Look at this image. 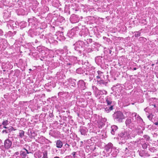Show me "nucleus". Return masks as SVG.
<instances>
[{
	"instance_id": "f257e3e1",
	"label": "nucleus",
	"mask_w": 158,
	"mask_h": 158,
	"mask_svg": "<svg viewBox=\"0 0 158 158\" xmlns=\"http://www.w3.org/2000/svg\"><path fill=\"white\" fill-rule=\"evenodd\" d=\"M126 126L129 128H134L137 124L136 120H135L133 117H129L126 119L125 122Z\"/></svg>"
},
{
	"instance_id": "f03ea898",
	"label": "nucleus",
	"mask_w": 158,
	"mask_h": 158,
	"mask_svg": "<svg viewBox=\"0 0 158 158\" xmlns=\"http://www.w3.org/2000/svg\"><path fill=\"white\" fill-rule=\"evenodd\" d=\"M114 120L118 123H121L124 118V116L123 114L120 111L115 112L113 115Z\"/></svg>"
},
{
	"instance_id": "7ed1b4c3",
	"label": "nucleus",
	"mask_w": 158,
	"mask_h": 158,
	"mask_svg": "<svg viewBox=\"0 0 158 158\" xmlns=\"http://www.w3.org/2000/svg\"><path fill=\"white\" fill-rule=\"evenodd\" d=\"M120 137L121 138H123L125 139H128L130 136L129 132L127 131L123 130L119 135Z\"/></svg>"
},
{
	"instance_id": "20e7f679",
	"label": "nucleus",
	"mask_w": 158,
	"mask_h": 158,
	"mask_svg": "<svg viewBox=\"0 0 158 158\" xmlns=\"http://www.w3.org/2000/svg\"><path fill=\"white\" fill-rule=\"evenodd\" d=\"M12 142L9 139H7L5 140L4 142V147L6 149H8L11 146Z\"/></svg>"
},
{
	"instance_id": "39448f33",
	"label": "nucleus",
	"mask_w": 158,
	"mask_h": 158,
	"mask_svg": "<svg viewBox=\"0 0 158 158\" xmlns=\"http://www.w3.org/2000/svg\"><path fill=\"white\" fill-rule=\"evenodd\" d=\"M77 84L78 87L81 89L84 90L85 89V83L82 80L79 81Z\"/></svg>"
},
{
	"instance_id": "423d86ee",
	"label": "nucleus",
	"mask_w": 158,
	"mask_h": 158,
	"mask_svg": "<svg viewBox=\"0 0 158 158\" xmlns=\"http://www.w3.org/2000/svg\"><path fill=\"white\" fill-rule=\"evenodd\" d=\"M111 133L112 134L114 135L115 134V132L117 131L118 129L117 126L115 125H113L111 127Z\"/></svg>"
},
{
	"instance_id": "0eeeda50",
	"label": "nucleus",
	"mask_w": 158,
	"mask_h": 158,
	"mask_svg": "<svg viewBox=\"0 0 158 158\" xmlns=\"http://www.w3.org/2000/svg\"><path fill=\"white\" fill-rule=\"evenodd\" d=\"M132 115L133 118L135 117V120H136V119H137L138 120H139V121L141 120H142V119L139 116V115H137L136 113H132Z\"/></svg>"
},
{
	"instance_id": "6e6552de",
	"label": "nucleus",
	"mask_w": 158,
	"mask_h": 158,
	"mask_svg": "<svg viewBox=\"0 0 158 158\" xmlns=\"http://www.w3.org/2000/svg\"><path fill=\"white\" fill-rule=\"evenodd\" d=\"M83 45V42L81 41H79L77 42L75 44L76 47L80 48H82Z\"/></svg>"
},
{
	"instance_id": "1a4fd4ad",
	"label": "nucleus",
	"mask_w": 158,
	"mask_h": 158,
	"mask_svg": "<svg viewBox=\"0 0 158 158\" xmlns=\"http://www.w3.org/2000/svg\"><path fill=\"white\" fill-rule=\"evenodd\" d=\"M56 147L58 148H61L63 146L62 142L60 140H58L56 142Z\"/></svg>"
},
{
	"instance_id": "9d476101",
	"label": "nucleus",
	"mask_w": 158,
	"mask_h": 158,
	"mask_svg": "<svg viewBox=\"0 0 158 158\" xmlns=\"http://www.w3.org/2000/svg\"><path fill=\"white\" fill-rule=\"evenodd\" d=\"M113 147V144L111 143H109L106 146V149L107 152L109 151L110 149H112Z\"/></svg>"
},
{
	"instance_id": "9b49d317",
	"label": "nucleus",
	"mask_w": 158,
	"mask_h": 158,
	"mask_svg": "<svg viewBox=\"0 0 158 158\" xmlns=\"http://www.w3.org/2000/svg\"><path fill=\"white\" fill-rule=\"evenodd\" d=\"M97 81L100 85L102 86L103 85H106L107 83L104 80H98Z\"/></svg>"
},
{
	"instance_id": "f8f14e48",
	"label": "nucleus",
	"mask_w": 158,
	"mask_h": 158,
	"mask_svg": "<svg viewBox=\"0 0 158 158\" xmlns=\"http://www.w3.org/2000/svg\"><path fill=\"white\" fill-rule=\"evenodd\" d=\"M106 102L107 103V105H110L112 103L111 98L109 97H107L106 98Z\"/></svg>"
},
{
	"instance_id": "ddd939ff",
	"label": "nucleus",
	"mask_w": 158,
	"mask_h": 158,
	"mask_svg": "<svg viewBox=\"0 0 158 158\" xmlns=\"http://www.w3.org/2000/svg\"><path fill=\"white\" fill-rule=\"evenodd\" d=\"M80 131L81 135H86V129L85 128L83 127L82 128H81Z\"/></svg>"
},
{
	"instance_id": "4468645a",
	"label": "nucleus",
	"mask_w": 158,
	"mask_h": 158,
	"mask_svg": "<svg viewBox=\"0 0 158 158\" xmlns=\"http://www.w3.org/2000/svg\"><path fill=\"white\" fill-rule=\"evenodd\" d=\"M76 72L78 74H83L84 72V71L81 68H79L76 70Z\"/></svg>"
},
{
	"instance_id": "2eb2a0df",
	"label": "nucleus",
	"mask_w": 158,
	"mask_h": 158,
	"mask_svg": "<svg viewBox=\"0 0 158 158\" xmlns=\"http://www.w3.org/2000/svg\"><path fill=\"white\" fill-rule=\"evenodd\" d=\"M97 73L98 74V75L97 76V78L98 79H100L102 74L103 73L101 71H97Z\"/></svg>"
},
{
	"instance_id": "dca6fc26",
	"label": "nucleus",
	"mask_w": 158,
	"mask_h": 158,
	"mask_svg": "<svg viewBox=\"0 0 158 158\" xmlns=\"http://www.w3.org/2000/svg\"><path fill=\"white\" fill-rule=\"evenodd\" d=\"M99 94L100 95H102L103 94H107V92L105 90H100L98 92Z\"/></svg>"
},
{
	"instance_id": "f3484780",
	"label": "nucleus",
	"mask_w": 158,
	"mask_h": 158,
	"mask_svg": "<svg viewBox=\"0 0 158 158\" xmlns=\"http://www.w3.org/2000/svg\"><path fill=\"white\" fill-rule=\"evenodd\" d=\"M24 131H20V132L19 133V136L22 138L24 136Z\"/></svg>"
},
{
	"instance_id": "a211bd4d",
	"label": "nucleus",
	"mask_w": 158,
	"mask_h": 158,
	"mask_svg": "<svg viewBox=\"0 0 158 158\" xmlns=\"http://www.w3.org/2000/svg\"><path fill=\"white\" fill-rule=\"evenodd\" d=\"M135 36V37H138L140 35V32L139 31H136L134 32Z\"/></svg>"
},
{
	"instance_id": "6ab92c4d",
	"label": "nucleus",
	"mask_w": 158,
	"mask_h": 158,
	"mask_svg": "<svg viewBox=\"0 0 158 158\" xmlns=\"http://www.w3.org/2000/svg\"><path fill=\"white\" fill-rule=\"evenodd\" d=\"M20 155L21 156H23V158H25L27 156V154L25 152L21 151L20 152Z\"/></svg>"
},
{
	"instance_id": "aec40b11",
	"label": "nucleus",
	"mask_w": 158,
	"mask_h": 158,
	"mask_svg": "<svg viewBox=\"0 0 158 158\" xmlns=\"http://www.w3.org/2000/svg\"><path fill=\"white\" fill-rule=\"evenodd\" d=\"M8 124V121L7 120H6L3 121L2 124L4 126H6Z\"/></svg>"
},
{
	"instance_id": "412c9836",
	"label": "nucleus",
	"mask_w": 158,
	"mask_h": 158,
	"mask_svg": "<svg viewBox=\"0 0 158 158\" xmlns=\"http://www.w3.org/2000/svg\"><path fill=\"white\" fill-rule=\"evenodd\" d=\"M43 158H48L47 153L46 151H45L43 152Z\"/></svg>"
},
{
	"instance_id": "4be33fe9",
	"label": "nucleus",
	"mask_w": 158,
	"mask_h": 158,
	"mask_svg": "<svg viewBox=\"0 0 158 158\" xmlns=\"http://www.w3.org/2000/svg\"><path fill=\"white\" fill-rule=\"evenodd\" d=\"M147 144L146 143H144L142 144V147L143 148L146 149L147 147Z\"/></svg>"
},
{
	"instance_id": "5701e85b",
	"label": "nucleus",
	"mask_w": 158,
	"mask_h": 158,
	"mask_svg": "<svg viewBox=\"0 0 158 158\" xmlns=\"http://www.w3.org/2000/svg\"><path fill=\"white\" fill-rule=\"evenodd\" d=\"M143 137L144 139H146L147 140H149L150 139V137L148 135H144Z\"/></svg>"
},
{
	"instance_id": "b1692460",
	"label": "nucleus",
	"mask_w": 158,
	"mask_h": 158,
	"mask_svg": "<svg viewBox=\"0 0 158 158\" xmlns=\"http://www.w3.org/2000/svg\"><path fill=\"white\" fill-rule=\"evenodd\" d=\"M150 150L152 152H154L156 151V149L154 148H150Z\"/></svg>"
},
{
	"instance_id": "393cba45",
	"label": "nucleus",
	"mask_w": 158,
	"mask_h": 158,
	"mask_svg": "<svg viewBox=\"0 0 158 158\" xmlns=\"http://www.w3.org/2000/svg\"><path fill=\"white\" fill-rule=\"evenodd\" d=\"M105 111L106 113H109L110 111L108 109V107H107L105 109Z\"/></svg>"
},
{
	"instance_id": "a878e982",
	"label": "nucleus",
	"mask_w": 158,
	"mask_h": 158,
	"mask_svg": "<svg viewBox=\"0 0 158 158\" xmlns=\"http://www.w3.org/2000/svg\"><path fill=\"white\" fill-rule=\"evenodd\" d=\"M87 41L88 43H91L92 42V40L91 39H87Z\"/></svg>"
},
{
	"instance_id": "bb28decb",
	"label": "nucleus",
	"mask_w": 158,
	"mask_h": 158,
	"mask_svg": "<svg viewBox=\"0 0 158 158\" xmlns=\"http://www.w3.org/2000/svg\"><path fill=\"white\" fill-rule=\"evenodd\" d=\"M107 107H108V109L109 110H110V111L113 110V106H108Z\"/></svg>"
},
{
	"instance_id": "cd10ccee",
	"label": "nucleus",
	"mask_w": 158,
	"mask_h": 158,
	"mask_svg": "<svg viewBox=\"0 0 158 158\" xmlns=\"http://www.w3.org/2000/svg\"><path fill=\"white\" fill-rule=\"evenodd\" d=\"M65 146L67 148H69L70 146V145L68 143H66L65 145Z\"/></svg>"
},
{
	"instance_id": "c85d7f7f",
	"label": "nucleus",
	"mask_w": 158,
	"mask_h": 158,
	"mask_svg": "<svg viewBox=\"0 0 158 158\" xmlns=\"http://www.w3.org/2000/svg\"><path fill=\"white\" fill-rule=\"evenodd\" d=\"M73 157L74 158H75V155H76V152H73L72 153Z\"/></svg>"
},
{
	"instance_id": "c756f323",
	"label": "nucleus",
	"mask_w": 158,
	"mask_h": 158,
	"mask_svg": "<svg viewBox=\"0 0 158 158\" xmlns=\"http://www.w3.org/2000/svg\"><path fill=\"white\" fill-rule=\"evenodd\" d=\"M24 150H25L26 152V153L27 154H29V153H31V152H28V150H27L25 148H24Z\"/></svg>"
},
{
	"instance_id": "7c9ffc66",
	"label": "nucleus",
	"mask_w": 158,
	"mask_h": 158,
	"mask_svg": "<svg viewBox=\"0 0 158 158\" xmlns=\"http://www.w3.org/2000/svg\"><path fill=\"white\" fill-rule=\"evenodd\" d=\"M4 132H5L6 133H8V131L7 130H3L2 131V132L3 133Z\"/></svg>"
},
{
	"instance_id": "2f4dec72",
	"label": "nucleus",
	"mask_w": 158,
	"mask_h": 158,
	"mask_svg": "<svg viewBox=\"0 0 158 158\" xmlns=\"http://www.w3.org/2000/svg\"><path fill=\"white\" fill-rule=\"evenodd\" d=\"M19 153L18 152H16L15 153V155H18L19 154Z\"/></svg>"
},
{
	"instance_id": "473e14b6",
	"label": "nucleus",
	"mask_w": 158,
	"mask_h": 158,
	"mask_svg": "<svg viewBox=\"0 0 158 158\" xmlns=\"http://www.w3.org/2000/svg\"><path fill=\"white\" fill-rule=\"evenodd\" d=\"M154 124L156 125H158V121H157V122H155Z\"/></svg>"
},
{
	"instance_id": "72a5a7b5",
	"label": "nucleus",
	"mask_w": 158,
	"mask_h": 158,
	"mask_svg": "<svg viewBox=\"0 0 158 158\" xmlns=\"http://www.w3.org/2000/svg\"><path fill=\"white\" fill-rule=\"evenodd\" d=\"M67 65H73V63H68L67 64Z\"/></svg>"
},
{
	"instance_id": "f704fd0d",
	"label": "nucleus",
	"mask_w": 158,
	"mask_h": 158,
	"mask_svg": "<svg viewBox=\"0 0 158 158\" xmlns=\"http://www.w3.org/2000/svg\"><path fill=\"white\" fill-rule=\"evenodd\" d=\"M89 78H90V81H91L92 80V79L93 78V77H89Z\"/></svg>"
},
{
	"instance_id": "c9c22d12",
	"label": "nucleus",
	"mask_w": 158,
	"mask_h": 158,
	"mask_svg": "<svg viewBox=\"0 0 158 158\" xmlns=\"http://www.w3.org/2000/svg\"><path fill=\"white\" fill-rule=\"evenodd\" d=\"M13 129V128L12 127H11L9 129V130H10L11 131H12Z\"/></svg>"
},
{
	"instance_id": "e433bc0d",
	"label": "nucleus",
	"mask_w": 158,
	"mask_h": 158,
	"mask_svg": "<svg viewBox=\"0 0 158 158\" xmlns=\"http://www.w3.org/2000/svg\"><path fill=\"white\" fill-rule=\"evenodd\" d=\"M3 148V147H0V151L1 150V151H2V148Z\"/></svg>"
},
{
	"instance_id": "4c0bfd02",
	"label": "nucleus",
	"mask_w": 158,
	"mask_h": 158,
	"mask_svg": "<svg viewBox=\"0 0 158 158\" xmlns=\"http://www.w3.org/2000/svg\"><path fill=\"white\" fill-rule=\"evenodd\" d=\"M143 133V131H140L139 132V134H141V133Z\"/></svg>"
},
{
	"instance_id": "58836bf2",
	"label": "nucleus",
	"mask_w": 158,
	"mask_h": 158,
	"mask_svg": "<svg viewBox=\"0 0 158 158\" xmlns=\"http://www.w3.org/2000/svg\"><path fill=\"white\" fill-rule=\"evenodd\" d=\"M140 39H145V38H143V37H141L139 38Z\"/></svg>"
},
{
	"instance_id": "ea45409f",
	"label": "nucleus",
	"mask_w": 158,
	"mask_h": 158,
	"mask_svg": "<svg viewBox=\"0 0 158 158\" xmlns=\"http://www.w3.org/2000/svg\"><path fill=\"white\" fill-rule=\"evenodd\" d=\"M137 69L136 68H134L133 69V70H135Z\"/></svg>"
},
{
	"instance_id": "a19ab883",
	"label": "nucleus",
	"mask_w": 158,
	"mask_h": 158,
	"mask_svg": "<svg viewBox=\"0 0 158 158\" xmlns=\"http://www.w3.org/2000/svg\"><path fill=\"white\" fill-rule=\"evenodd\" d=\"M88 94L89 95L91 94V93L90 92H88Z\"/></svg>"
},
{
	"instance_id": "79ce46f5",
	"label": "nucleus",
	"mask_w": 158,
	"mask_h": 158,
	"mask_svg": "<svg viewBox=\"0 0 158 158\" xmlns=\"http://www.w3.org/2000/svg\"><path fill=\"white\" fill-rule=\"evenodd\" d=\"M54 158H59L58 156H56V157H54Z\"/></svg>"
},
{
	"instance_id": "37998d69",
	"label": "nucleus",
	"mask_w": 158,
	"mask_h": 158,
	"mask_svg": "<svg viewBox=\"0 0 158 158\" xmlns=\"http://www.w3.org/2000/svg\"><path fill=\"white\" fill-rule=\"evenodd\" d=\"M4 128H7V127H6V126H4Z\"/></svg>"
},
{
	"instance_id": "c03bdc74",
	"label": "nucleus",
	"mask_w": 158,
	"mask_h": 158,
	"mask_svg": "<svg viewBox=\"0 0 158 158\" xmlns=\"http://www.w3.org/2000/svg\"><path fill=\"white\" fill-rule=\"evenodd\" d=\"M81 142L82 143H83V141H81Z\"/></svg>"
},
{
	"instance_id": "a18cd8bd",
	"label": "nucleus",
	"mask_w": 158,
	"mask_h": 158,
	"mask_svg": "<svg viewBox=\"0 0 158 158\" xmlns=\"http://www.w3.org/2000/svg\"><path fill=\"white\" fill-rule=\"evenodd\" d=\"M29 70H31V69H29Z\"/></svg>"
},
{
	"instance_id": "49530a36",
	"label": "nucleus",
	"mask_w": 158,
	"mask_h": 158,
	"mask_svg": "<svg viewBox=\"0 0 158 158\" xmlns=\"http://www.w3.org/2000/svg\"><path fill=\"white\" fill-rule=\"evenodd\" d=\"M126 149H127V148H126Z\"/></svg>"
},
{
	"instance_id": "de8ad7c7",
	"label": "nucleus",
	"mask_w": 158,
	"mask_h": 158,
	"mask_svg": "<svg viewBox=\"0 0 158 158\" xmlns=\"http://www.w3.org/2000/svg\"><path fill=\"white\" fill-rule=\"evenodd\" d=\"M157 142L158 143V140H157Z\"/></svg>"
},
{
	"instance_id": "09e8293b",
	"label": "nucleus",
	"mask_w": 158,
	"mask_h": 158,
	"mask_svg": "<svg viewBox=\"0 0 158 158\" xmlns=\"http://www.w3.org/2000/svg\"><path fill=\"white\" fill-rule=\"evenodd\" d=\"M157 155H158V154H157Z\"/></svg>"
}]
</instances>
